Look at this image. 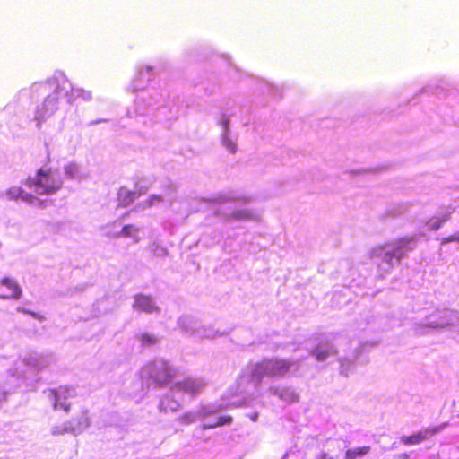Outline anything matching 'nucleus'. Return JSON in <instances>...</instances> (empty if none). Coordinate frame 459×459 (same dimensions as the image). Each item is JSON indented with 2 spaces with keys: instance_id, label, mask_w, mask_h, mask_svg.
<instances>
[{
  "instance_id": "obj_1",
  "label": "nucleus",
  "mask_w": 459,
  "mask_h": 459,
  "mask_svg": "<svg viewBox=\"0 0 459 459\" xmlns=\"http://www.w3.org/2000/svg\"><path fill=\"white\" fill-rule=\"evenodd\" d=\"M24 185L39 195H53L62 188L63 180L56 170L43 167L34 177H28Z\"/></svg>"
},
{
  "instance_id": "obj_2",
  "label": "nucleus",
  "mask_w": 459,
  "mask_h": 459,
  "mask_svg": "<svg viewBox=\"0 0 459 459\" xmlns=\"http://www.w3.org/2000/svg\"><path fill=\"white\" fill-rule=\"evenodd\" d=\"M143 377L155 387L169 385L177 375V369L164 359H152L142 368Z\"/></svg>"
},
{
  "instance_id": "obj_3",
  "label": "nucleus",
  "mask_w": 459,
  "mask_h": 459,
  "mask_svg": "<svg viewBox=\"0 0 459 459\" xmlns=\"http://www.w3.org/2000/svg\"><path fill=\"white\" fill-rule=\"evenodd\" d=\"M91 424L89 411L86 409L79 408L74 411L71 419L65 420L63 425L52 429L53 435H64L66 433L76 434L82 431Z\"/></svg>"
},
{
  "instance_id": "obj_4",
  "label": "nucleus",
  "mask_w": 459,
  "mask_h": 459,
  "mask_svg": "<svg viewBox=\"0 0 459 459\" xmlns=\"http://www.w3.org/2000/svg\"><path fill=\"white\" fill-rule=\"evenodd\" d=\"M74 396L73 390L67 387L48 390V397L53 403L54 409L63 410L66 413L69 412L71 406L68 400Z\"/></svg>"
},
{
  "instance_id": "obj_5",
  "label": "nucleus",
  "mask_w": 459,
  "mask_h": 459,
  "mask_svg": "<svg viewBox=\"0 0 459 459\" xmlns=\"http://www.w3.org/2000/svg\"><path fill=\"white\" fill-rule=\"evenodd\" d=\"M441 429L442 426L424 428L411 436L401 437L400 441L405 446L418 445L437 434Z\"/></svg>"
},
{
  "instance_id": "obj_6",
  "label": "nucleus",
  "mask_w": 459,
  "mask_h": 459,
  "mask_svg": "<svg viewBox=\"0 0 459 459\" xmlns=\"http://www.w3.org/2000/svg\"><path fill=\"white\" fill-rule=\"evenodd\" d=\"M22 296V289L13 279L4 277L0 281V298L18 299Z\"/></svg>"
},
{
  "instance_id": "obj_7",
  "label": "nucleus",
  "mask_w": 459,
  "mask_h": 459,
  "mask_svg": "<svg viewBox=\"0 0 459 459\" xmlns=\"http://www.w3.org/2000/svg\"><path fill=\"white\" fill-rule=\"evenodd\" d=\"M414 241V237H403L397 239L396 247L391 251L386 252L384 255L385 261L389 264V267H392V259L395 258L397 261L404 255V254L401 251L403 248L412 249V247L410 245Z\"/></svg>"
},
{
  "instance_id": "obj_8",
  "label": "nucleus",
  "mask_w": 459,
  "mask_h": 459,
  "mask_svg": "<svg viewBox=\"0 0 459 459\" xmlns=\"http://www.w3.org/2000/svg\"><path fill=\"white\" fill-rule=\"evenodd\" d=\"M206 384L198 379L195 378H185L181 381H178L175 384V388L178 391L190 394L191 396H195L200 394Z\"/></svg>"
},
{
  "instance_id": "obj_9",
  "label": "nucleus",
  "mask_w": 459,
  "mask_h": 459,
  "mask_svg": "<svg viewBox=\"0 0 459 459\" xmlns=\"http://www.w3.org/2000/svg\"><path fill=\"white\" fill-rule=\"evenodd\" d=\"M133 307L147 314H158L160 311L152 297L144 294H137L134 297Z\"/></svg>"
},
{
  "instance_id": "obj_10",
  "label": "nucleus",
  "mask_w": 459,
  "mask_h": 459,
  "mask_svg": "<svg viewBox=\"0 0 459 459\" xmlns=\"http://www.w3.org/2000/svg\"><path fill=\"white\" fill-rule=\"evenodd\" d=\"M271 377H280L285 376L290 369L291 362L285 359L271 358L267 359Z\"/></svg>"
},
{
  "instance_id": "obj_11",
  "label": "nucleus",
  "mask_w": 459,
  "mask_h": 459,
  "mask_svg": "<svg viewBox=\"0 0 459 459\" xmlns=\"http://www.w3.org/2000/svg\"><path fill=\"white\" fill-rule=\"evenodd\" d=\"M271 377L267 359L251 366L249 377L255 385H259L264 377Z\"/></svg>"
},
{
  "instance_id": "obj_12",
  "label": "nucleus",
  "mask_w": 459,
  "mask_h": 459,
  "mask_svg": "<svg viewBox=\"0 0 459 459\" xmlns=\"http://www.w3.org/2000/svg\"><path fill=\"white\" fill-rule=\"evenodd\" d=\"M8 195L12 196L13 198H21L23 201L36 204L39 207L44 208L46 206V202L43 200H40L37 196L26 193L22 187L20 186H13L8 190Z\"/></svg>"
},
{
  "instance_id": "obj_13",
  "label": "nucleus",
  "mask_w": 459,
  "mask_h": 459,
  "mask_svg": "<svg viewBox=\"0 0 459 459\" xmlns=\"http://www.w3.org/2000/svg\"><path fill=\"white\" fill-rule=\"evenodd\" d=\"M137 340L143 348L152 347L159 342V338L151 333H142L137 336Z\"/></svg>"
},
{
  "instance_id": "obj_14",
  "label": "nucleus",
  "mask_w": 459,
  "mask_h": 459,
  "mask_svg": "<svg viewBox=\"0 0 459 459\" xmlns=\"http://www.w3.org/2000/svg\"><path fill=\"white\" fill-rule=\"evenodd\" d=\"M139 232V228L133 224H127L125 225L121 231L120 236L124 238H133L135 242L139 241V238L137 237V234Z\"/></svg>"
},
{
  "instance_id": "obj_15",
  "label": "nucleus",
  "mask_w": 459,
  "mask_h": 459,
  "mask_svg": "<svg viewBox=\"0 0 459 459\" xmlns=\"http://www.w3.org/2000/svg\"><path fill=\"white\" fill-rule=\"evenodd\" d=\"M335 354H337V350H335V349L327 351V350H323L321 348L316 347L311 351V355L314 356L317 361H324L330 355H335Z\"/></svg>"
},
{
  "instance_id": "obj_16",
  "label": "nucleus",
  "mask_w": 459,
  "mask_h": 459,
  "mask_svg": "<svg viewBox=\"0 0 459 459\" xmlns=\"http://www.w3.org/2000/svg\"><path fill=\"white\" fill-rule=\"evenodd\" d=\"M369 446H361L355 449H350L345 453V459H357L359 456H363L369 453Z\"/></svg>"
},
{
  "instance_id": "obj_17",
  "label": "nucleus",
  "mask_w": 459,
  "mask_h": 459,
  "mask_svg": "<svg viewBox=\"0 0 459 459\" xmlns=\"http://www.w3.org/2000/svg\"><path fill=\"white\" fill-rule=\"evenodd\" d=\"M450 218V213L449 212H446L443 217H432L430 218L427 224L429 226V228L432 230H438L441 225L446 221L448 219Z\"/></svg>"
},
{
  "instance_id": "obj_18",
  "label": "nucleus",
  "mask_w": 459,
  "mask_h": 459,
  "mask_svg": "<svg viewBox=\"0 0 459 459\" xmlns=\"http://www.w3.org/2000/svg\"><path fill=\"white\" fill-rule=\"evenodd\" d=\"M233 419L230 415H223L217 418V420L207 425L208 428H217L224 425H229L232 422Z\"/></svg>"
},
{
  "instance_id": "obj_19",
  "label": "nucleus",
  "mask_w": 459,
  "mask_h": 459,
  "mask_svg": "<svg viewBox=\"0 0 459 459\" xmlns=\"http://www.w3.org/2000/svg\"><path fill=\"white\" fill-rule=\"evenodd\" d=\"M231 217L235 219H250L252 218V213L247 210H238L231 213Z\"/></svg>"
},
{
  "instance_id": "obj_20",
  "label": "nucleus",
  "mask_w": 459,
  "mask_h": 459,
  "mask_svg": "<svg viewBox=\"0 0 459 459\" xmlns=\"http://www.w3.org/2000/svg\"><path fill=\"white\" fill-rule=\"evenodd\" d=\"M65 172L70 178H75L79 175V169L75 164H68L65 167Z\"/></svg>"
},
{
  "instance_id": "obj_21",
  "label": "nucleus",
  "mask_w": 459,
  "mask_h": 459,
  "mask_svg": "<svg viewBox=\"0 0 459 459\" xmlns=\"http://www.w3.org/2000/svg\"><path fill=\"white\" fill-rule=\"evenodd\" d=\"M162 201V197L160 195H153L149 198L148 204L152 205L155 203H160Z\"/></svg>"
},
{
  "instance_id": "obj_22",
  "label": "nucleus",
  "mask_w": 459,
  "mask_h": 459,
  "mask_svg": "<svg viewBox=\"0 0 459 459\" xmlns=\"http://www.w3.org/2000/svg\"><path fill=\"white\" fill-rule=\"evenodd\" d=\"M227 149L231 152L234 153L237 151V145L232 142H227L226 143Z\"/></svg>"
},
{
  "instance_id": "obj_23",
  "label": "nucleus",
  "mask_w": 459,
  "mask_h": 459,
  "mask_svg": "<svg viewBox=\"0 0 459 459\" xmlns=\"http://www.w3.org/2000/svg\"><path fill=\"white\" fill-rule=\"evenodd\" d=\"M458 238H455V237H448L446 238H445L443 240V242H450V241H454V240H457Z\"/></svg>"
},
{
  "instance_id": "obj_24",
  "label": "nucleus",
  "mask_w": 459,
  "mask_h": 459,
  "mask_svg": "<svg viewBox=\"0 0 459 459\" xmlns=\"http://www.w3.org/2000/svg\"><path fill=\"white\" fill-rule=\"evenodd\" d=\"M30 314H31L34 317H37L38 319L42 320V319L44 318V316H43L36 315V314H35V313H33V312H31Z\"/></svg>"
}]
</instances>
